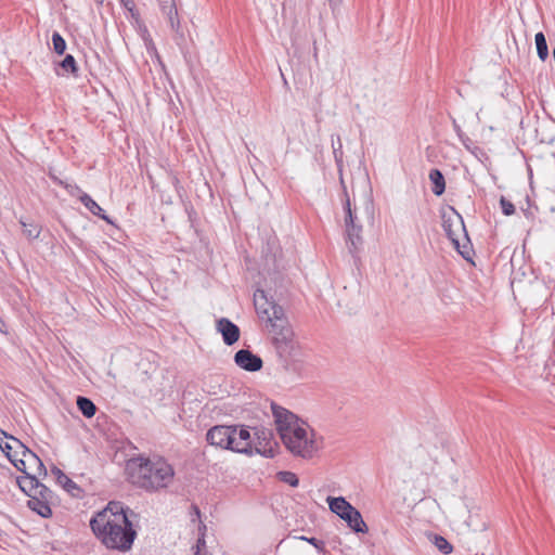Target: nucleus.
Wrapping results in <instances>:
<instances>
[{
  "mask_svg": "<svg viewBox=\"0 0 555 555\" xmlns=\"http://www.w3.org/2000/svg\"><path fill=\"white\" fill-rule=\"evenodd\" d=\"M134 513L120 502H109L90 520L95 537L109 550L127 552L137 537L130 516Z\"/></svg>",
  "mask_w": 555,
  "mask_h": 555,
  "instance_id": "1",
  "label": "nucleus"
},
{
  "mask_svg": "<svg viewBox=\"0 0 555 555\" xmlns=\"http://www.w3.org/2000/svg\"><path fill=\"white\" fill-rule=\"evenodd\" d=\"M173 478L172 465L163 457H139L135 470L132 473L133 483L147 492H157L168 488Z\"/></svg>",
  "mask_w": 555,
  "mask_h": 555,
  "instance_id": "2",
  "label": "nucleus"
},
{
  "mask_svg": "<svg viewBox=\"0 0 555 555\" xmlns=\"http://www.w3.org/2000/svg\"><path fill=\"white\" fill-rule=\"evenodd\" d=\"M271 325L273 334V345L280 358L283 359L285 367H287V358L295 357L297 353V344L294 339V333L285 318L284 310L278 304L271 307L264 320Z\"/></svg>",
  "mask_w": 555,
  "mask_h": 555,
  "instance_id": "3",
  "label": "nucleus"
},
{
  "mask_svg": "<svg viewBox=\"0 0 555 555\" xmlns=\"http://www.w3.org/2000/svg\"><path fill=\"white\" fill-rule=\"evenodd\" d=\"M281 440L292 454L304 459H311L320 448L314 431L304 423L285 433Z\"/></svg>",
  "mask_w": 555,
  "mask_h": 555,
  "instance_id": "4",
  "label": "nucleus"
},
{
  "mask_svg": "<svg viewBox=\"0 0 555 555\" xmlns=\"http://www.w3.org/2000/svg\"><path fill=\"white\" fill-rule=\"evenodd\" d=\"M442 228L456 250L463 258L468 259L470 255V248L467 245L469 238L462 216L452 208L451 215H443Z\"/></svg>",
  "mask_w": 555,
  "mask_h": 555,
  "instance_id": "5",
  "label": "nucleus"
},
{
  "mask_svg": "<svg viewBox=\"0 0 555 555\" xmlns=\"http://www.w3.org/2000/svg\"><path fill=\"white\" fill-rule=\"evenodd\" d=\"M344 211H345V225L347 232V244L349 251L354 256L362 245V225L358 222V216L356 210L352 209L350 198L345 191V202H344Z\"/></svg>",
  "mask_w": 555,
  "mask_h": 555,
  "instance_id": "6",
  "label": "nucleus"
},
{
  "mask_svg": "<svg viewBox=\"0 0 555 555\" xmlns=\"http://www.w3.org/2000/svg\"><path fill=\"white\" fill-rule=\"evenodd\" d=\"M12 464L22 473H29V470H34V475L42 477H47L48 475L47 468L41 459L30 449H25L21 457L12 460Z\"/></svg>",
  "mask_w": 555,
  "mask_h": 555,
  "instance_id": "7",
  "label": "nucleus"
},
{
  "mask_svg": "<svg viewBox=\"0 0 555 555\" xmlns=\"http://www.w3.org/2000/svg\"><path fill=\"white\" fill-rule=\"evenodd\" d=\"M234 435L235 426L218 425L207 431L206 440L211 446L232 451V444L235 442Z\"/></svg>",
  "mask_w": 555,
  "mask_h": 555,
  "instance_id": "8",
  "label": "nucleus"
},
{
  "mask_svg": "<svg viewBox=\"0 0 555 555\" xmlns=\"http://www.w3.org/2000/svg\"><path fill=\"white\" fill-rule=\"evenodd\" d=\"M253 440V446L257 453L264 455L267 457L274 456V447L276 446V443L274 441V436L271 429L262 426L255 427Z\"/></svg>",
  "mask_w": 555,
  "mask_h": 555,
  "instance_id": "9",
  "label": "nucleus"
},
{
  "mask_svg": "<svg viewBox=\"0 0 555 555\" xmlns=\"http://www.w3.org/2000/svg\"><path fill=\"white\" fill-rule=\"evenodd\" d=\"M271 411L280 438H283L285 433L300 424L298 417L293 412L274 402L271 403Z\"/></svg>",
  "mask_w": 555,
  "mask_h": 555,
  "instance_id": "10",
  "label": "nucleus"
},
{
  "mask_svg": "<svg viewBox=\"0 0 555 555\" xmlns=\"http://www.w3.org/2000/svg\"><path fill=\"white\" fill-rule=\"evenodd\" d=\"M234 362L247 372L260 371L263 365L262 359L248 349L238 350L234 356Z\"/></svg>",
  "mask_w": 555,
  "mask_h": 555,
  "instance_id": "11",
  "label": "nucleus"
},
{
  "mask_svg": "<svg viewBox=\"0 0 555 555\" xmlns=\"http://www.w3.org/2000/svg\"><path fill=\"white\" fill-rule=\"evenodd\" d=\"M216 328L227 346H232L240 339V327L228 318H220Z\"/></svg>",
  "mask_w": 555,
  "mask_h": 555,
  "instance_id": "12",
  "label": "nucleus"
},
{
  "mask_svg": "<svg viewBox=\"0 0 555 555\" xmlns=\"http://www.w3.org/2000/svg\"><path fill=\"white\" fill-rule=\"evenodd\" d=\"M235 442L232 444V451L237 453H246L250 454L253 453V437L250 435V431L246 427L237 428L235 426V435H234Z\"/></svg>",
  "mask_w": 555,
  "mask_h": 555,
  "instance_id": "13",
  "label": "nucleus"
},
{
  "mask_svg": "<svg viewBox=\"0 0 555 555\" xmlns=\"http://www.w3.org/2000/svg\"><path fill=\"white\" fill-rule=\"evenodd\" d=\"M74 189L79 194V199L82 203V205L94 216L101 218L102 220L106 221L107 223H113V221L109 219V217L105 214V211L102 209V207L87 193L82 192L80 188L77 185L74 186Z\"/></svg>",
  "mask_w": 555,
  "mask_h": 555,
  "instance_id": "14",
  "label": "nucleus"
},
{
  "mask_svg": "<svg viewBox=\"0 0 555 555\" xmlns=\"http://www.w3.org/2000/svg\"><path fill=\"white\" fill-rule=\"evenodd\" d=\"M164 15L167 16L170 27L173 31H180V21L175 0H156Z\"/></svg>",
  "mask_w": 555,
  "mask_h": 555,
  "instance_id": "15",
  "label": "nucleus"
},
{
  "mask_svg": "<svg viewBox=\"0 0 555 555\" xmlns=\"http://www.w3.org/2000/svg\"><path fill=\"white\" fill-rule=\"evenodd\" d=\"M340 518L345 520L348 527L356 533L367 532V526L364 522L361 513L356 507L352 506L350 512L347 511L346 514Z\"/></svg>",
  "mask_w": 555,
  "mask_h": 555,
  "instance_id": "16",
  "label": "nucleus"
},
{
  "mask_svg": "<svg viewBox=\"0 0 555 555\" xmlns=\"http://www.w3.org/2000/svg\"><path fill=\"white\" fill-rule=\"evenodd\" d=\"M56 502L53 501H41L37 499V496L30 495L28 499L27 505L28 507L37 513L39 516L43 518H49L52 516V506L55 505Z\"/></svg>",
  "mask_w": 555,
  "mask_h": 555,
  "instance_id": "17",
  "label": "nucleus"
},
{
  "mask_svg": "<svg viewBox=\"0 0 555 555\" xmlns=\"http://www.w3.org/2000/svg\"><path fill=\"white\" fill-rule=\"evenodd\" d=\"M41 476L34 475L31 473H24L23 476L17 477L16 482L20 489L28 496L35 493L36 489L40 486L39 478Z\"/></svg>",
  "mask_w": 555,
  "mask_h": 555,
  "instance_id": "18",
  "label": "nucleus"
},
{
  "mask_svg": "<svg viewBox=\"0 0 555 555\" xmlns=\"http://www.w3.org/2000/svg\"><path fill=\"white\" fill-rule=\"evenodd\" d=\"M274 301L269 300L264 291L257 289L254 293V305L255 309L261 320H264V317L268 314V311L271 310V307L274 306Z\"/></svg>",
  "mask_w": 555,
  "mask_h": 555,
  "instance_id": "19",
  "label": "nucleus"
},
{
  "mask_svg": "<svg viewBox=\"0 0 555 555\" xmlns=\"http://www.w3.org/2000/svg\"><path fill=\"white\" fill-rule=\"evenodd\" d=\"M326 502L328 503L330 511L336 514L338 517H343L346 512H350L352 507V505L344 496H327Z\"/></svg>",
  "mask_w": 555,
  "mask_h": 555,
  "instance_id": "20",
  "label": "nucleus"
},
{
  "mask_svg": "<svg viewBox=\"0 0 555 555\" xmlns=\"http://www.w3.org/2000/svg\"><path fill=\"white\" fill-rule=\"evenodd\" d=\"M429 180L433 183V189H431L433 193L436 196L442 195L446 190V181H444V177H443L442 172L437 168L431 169L429 171Z\"/></svg>",
  "mask_w": 555,
  "mask_h": 555,
  "instance_id": "21",
  "label": "nucleus"
},
{
  "mask_svg": "<svg viewBox=\"0 0 555 555\" xmlns=\"http://www.w3.org/2000/svg\"><path fill=\"white\" fill-rule=\"evenodd\" d=\"M77 406H78L79 411L81 412V414L87 418H91L92 416L95 415L96 406L93 403V401L87 397L78 396L77 397Z\"/></svg>",
  "mask_w": 555,
  "mask_h": 555,
  "instance_id": "22",
  "label": "nucleus"
},
{
  "mask_svg": "<svg viewBox=\"0 0 555 555\" xmlns=\"http://www.w3.org/2000/svg\"><path fill=\"white\" fill-rule=\"evenodd\" d=\"M429 541L444 555H449L453 552L452 544L442 535L429 533Z\"/></svg>",
  "mask_w": 555,
  "mask_h": 555,
  "instance_id": "23",
  "label": "nucleus"
},
{
  "mask_svg": "<svg viewBox=\"0 0 555 555\" xmlns=\"http://www.w3.org/2000/svg\"><path fill=\"white\" fill-rule=\"evenodd\" d=\"M59 485L68 492L73 498H81L83 494V490L75 482L73 481L67 475L65 478H63L62 481L59 482Z\"/></svg>",
  "mask_w": 555,
  "mask_h": 555,
  "instance_id": "24",
  "label": "nucleus"
},
{
  "mask_svg": "<svg viewBox=\"0 0 555 555\" xmlns=\"http://www.w3.org/2000/svg\"><path fill=\"white\" fill-rule=\"evenodd\" d=\"M537 53L541 61H545L548 57V48L544 34L539 31L534 36Z\"/></svg>",
  "mask_w": 555,
  "mask_h": 555,
  "instance_id": "25",
  "label": "nucleus"
},
{
  "mask_svg": "<svg viewBox=\"0 0 555 555\" xmlns=\"http://www.w3.org/2000/svg\"><path fill=\"white\" fill-rule=\"evenodd\" d=\"M20 223L23 228V234L28 240H36L39 237L41 228L35 222H27L24 219H20Z\"/></svg>",
  "mask_w": 555,
  "mask_h": 555,
  "instance_id": "26",
  "label": "nucleus"
},
{
  "mask_svg": "<svg viewBox=\"0 0 555 555\" xmlns=\"http://www.w3.org/2000/svg\"><path fill=\"white\" fill-rule=\"evenodd\" d=\"M33 496H37V499L43 501H53L56 502V495L51 491L47 486L43 483H40L38 489H36L35 493L31 494Z\"/></svg>",
  "mask_w": 555,
  "mask_h": 555,
  "instance_id": "27",
  "label": "nucleus"
},
{
  "mask_svg": "<svg viewBox=\"0 0 555 555\" xmlns=\"http://www.w3.org/2000/svg\"><path fill=\"white\" fill-rule=\"evenodd\" d=\"M60 67L67 74L77 75L78 66L75 57L72 54H67L64 60L60 63Z\"/></svg>",
  "mask_w": 555,
  "mask_h": 555,
  "instance_id": "28",
  "label": "nucleus"
},
{
  "mask_svg": "<svg viewBox=\"0 0 555 555\" xmlns=\"http://www.w3.org/2000/svg\"><path fill=\"white\" fill-rule=\"evenodd\" d=\"M53 50L56 54L62 55L66 50V41L60 33L54 31L52 34Z\"/></svg>",
  "mask_w": 555,
  "mask_h": 555,
  "instance_id": "29",
  "label": "nucleus"
},
{
  "mask_svg": "<svg viewBox=\"0 0 555 555\" xmlns=\"http://www.w3.org/2000/svg\"><path fill=\"white\" fill-rule=\"evenodd\" d=\"M279 478L281 481L288 483L292 487H297L299 485V478L296 474L292 472H280Z\"/></svg>",
  "mask_w": 555,
  "mask_h": 555,
  "instance_id": "30",
  "label": "nucleus"
},
{
  "mask_svg": "<svg viewBox=\"0 0 555 555\" xmlns=\"http://www.w3.org/2000/svg\"><path fill=\"white\" fill-rule=\"evenodd\" d=\"M332 147L335 160L340 162L343 158V143L339 135L336 137V141L334 140V135H332Z\"/></svg>",
  "mask_w": 555,
  "mask_h": 555,
  "instance_id": "31",
  "label": "nucleus"
},
{
  "mask_svg": "<svg viewBox=\"0 0 555 555\" xmlns=\"http://www.w3.org/2000/svg\"><path fill=\"white\" fill-rule=\"evenodd\" d=\"M10 441L12 444V451H13L14 457H17L18 455L22 456L23 451H25V449H28L21 440H18L17 438H14L13 436H10Z\"/></svg>",
  "mask_w": 555,
  "mask_h": 555,
  "instance_id": "32",
  "label": "nucleus"
},
{
  "mask_svg": "<svg viewBox=\"0 0 555 555\" xmlns=\"http://www.w3.org/2000/svg\"><path fill=\"white\" fill-rule=\"evenodd\" d=\"M500 206L502 209V212L505 216H512L515 212V206L512 202L506 199L504 196H501L500 198Z\"/></svg>",
  "mask_w": 555,
  "mask_h": 555,
  "instance_id": "33",
  "label": "nucleus"
},
{
  "mask_svg": "<svg viewBox=\"0 0 555 555\" xmlns=\"http://www.w3.org/2000/svg\"><path fill=\"white\" fill-rule=\"evenodd\" d=\"M0 449L5 453L10 462L12 463V460H17L18 457H14L13 451H12V444L10 440H7L4 443L1 444Z\"/></svg>",
  "mask_w": 555,
  "mask_h": 555,
  "instance_id": "34",
  "label": "nucleus"
},
{
  "mask_svg": "<svg viewBox=\"0 0 555 555\" xmlns=\"http://www.w3.org/2000/svg\"><path fill=\"white\" fill-rule=\"evenodd\" d=\"M301 540L307 541L311 545H313L317 550L323 551L324 550V542L317 539V538H307V537H300Z\"/></svg>",
  "mask_w": 555,
  "mask_h": 555,
  "instance_id": "35",
  "label": "nucleus"
},
{
  "mask_svg": "<svg viewBox=\"0 0 555 555\" xmlns=\"http://www.w3.org/2000/svg\"><path fill=\"white\" fill-rule=\"evenodd\" d=\"M459 140L467 151L473 153V149H476L474 146L472 139L468 135L464 134L462 138H459Z\"/></svg>",
  "mask_w": 555,
  "mask_h": 555,
  "instance_id": "36",
  "label": "nucleus"
},
{
  "mask_svg": "<svg viewBox=\"0 0 555 555\" xmlns=\"http://www.w3.org/2000/svg\"><path fill=\"white\" fill-rule=\"evenodd\" d=\"M51 473L52 475L56 478V482L59 483L60 481L63 480V478H65V474L62 472V469H60L59 467L56 466H53L51 468Z\"/></svg>",
  "mask_w": 555,
  "mask_h": 555,
  "instance_id": "37",
  "label": "nucleus"
},
{
  "mask_svg": "<svg viewBox=\"0 0 555 555\" xmlns=\"http://www.w3.org/2000/svg\"><path fill=\"white\" fill-rule=\"evenodd\" d=\"M330 7L334 15L339 11L341 0H328Z\"/></svg>",
  "mask_w": 555,
  "mask_h": 555,
  "instance_id": "38",
  "label": "nucleus"
},
{
  "mask_svg": "<svg viewBox=\"0 0 555 555\" xmlns=\"http://www.w3.org/2000/svg\"><path fill=\"white\" fill-rule=\"evenodd\" d=\"M452 127H453V130L455 131L457 138H462L465 134L464 131L462 130L461 126L457 124V121L454 118L452 119Z\"/></svg>",
  "mask_w": 555,
  "mask_h": 555,
  "instance_id": "39",
  "label": "nucleus"
},
{
  "mask_svg": "<svg viewBox=\"0 0 555 555\" xmlns=\"http://www.w3.org/2000/svg\"><path fill=\"white\" fill-rule=\"evenodd\" d=\"M120 2L124 4V7L126 9L129 10V12L131 13L132 16H134V9H133V3H132V0H120Z\"/></svg>",
  "mask_w": 555,
  "mask_h": 555,
  "instance_id": "40",
  "label": "nucleus"
},
{
  "mask_svg": "<svg viewBox=\"0 0 555 555\" xmlns=\"http://www.w3.org/2000/svg\"><path fill=\"white\" fill-rule=\"evenodd\" d=\"M4 328H5V323H4L3 319L0 317V332L3 333Z\"/></svg>",
  "mask_w": 555,
  "mask_h": 555,
  "instance_id": "41",
  "label": "nucleus"
},
{
  "mask_svg": "<svg viewBox=\"0 0 555 555\" xmlns=\"http://www.w3.org/2000/svg\"><path fill=\"white\" fill-rule=\"evenodd\" d=\"M201 545H205V541H204V539H198V540H197V548H199V547H201Z\"/></svg>",
  "mask_w": 555,
  "mask_h": 555,
  "instance_id": "42",
  "label": "nucleus"
}]
</instances>
